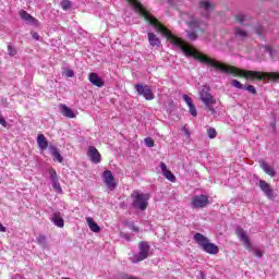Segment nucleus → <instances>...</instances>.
Wrapping results in <instances>:
<instances>
[{
  "label": "nucleus",
  "instance_id": "c756f323",
  "mask_svg": "<svg viewBox=\"0 0 279 279\" xmlns=\"http://www.w3.org/2000/svg\"><path fill=\"white\" fill-rule=\"evenodd\" d=\"M187 107L192 117H197V109L195 108V105H190Z\"/></svg>",
  "mask_w": 279,
  "mask_h": 279
},
{
  "label": "nucleus",
  "instance_id": "423d86ee",
  "mask_svg": "<svg viewBox=\"0 0 279 279\" xmlns=\"http://www.w3.org/2000/svg\"><path fill=\"white\" fill-rule=\"evenodd\" d=\"M48 173L50 175L52 189L56 191V193L62 195V186L60 185V180L58 179V172H56V169L49 168Z\"/></svg>",
  "mask_w": 279,
  "mask_h": 279
},
{
  "label": "nucleus",
  "instance_id": "4468645a",
  "mask_svg": "<svg viewBox=\"0 0 279 279\" xmlns=\"http://www.w3.org/2000/svg\"><path fill=\"white\" fill-rule=\"evenodd\" d=\"M20 16L23 21H26L28 25H35V27H38V20H36L32 14L27 13V11H21Z\"/></svg>",
  "mask_w": 279,
  "mask_h": 279
},
{
  "label": "nucleus",
  "instance_id": "1a4fd4ad",
  "mask_svg": "<svg viewBox=\"0 0 279 279\" xmlns=\"http://www.w3.org/2000/svg\"><path fill=\"white\" fill-rule=\"evenodd\" d=\"M87 156L94 165H99L101 162V154L95 146H89L87 149Z\"/></svg>",
  "mask_w": 279,
  "mask_h": 279
},
{
  "label": "nucleus",
  "instance_id": "5701e85b",
  "mask_svg": "<svg viewBox=\"0 0 279 279\" xmlns=\"http://www.w3.org/2000/svg\"><path fill=\"white\" fill-rule=\"evenodd\" d=\"M201 10H205V12H211V10H215V4H213L210 1H202Z\"/></svg>",
  "mask_w": 279,
  "mask_h": 279
},
{
  "label": "nucleus",
  "instance_id": "f3484780",
  "mask_svg": "<svg viewBox=\"0 0 279 279\" xmlns=\"http://www.w3.org/2000/svg\"><path fill=\"white\" fill-rule=\"evenodd\" d=\"M37 145L41 151H45L49 147V142L47 141V137H45L43 134H38L37 136Z\"/></svg>",
  "mask_w": 279,
  "mask_h": 279
},
{
  "label": "nucleus",
  "instance_id": "a19ab883",
  "mask_svg": "<svg viewBox=\"0 0 279 279\" xmlns=\"http://www.w3.org/2000/svg\"><path fill=\"white\" fill-rule=\"evenodd\" d=\"M5 227L3 225L0 223V232H5Z\"/></svg>",
  "mask_w": 279,
  "mask_h": 279
},
{
  "label": "nucleus",
  "instance_id": "58836bf2",
  "mask_svg": "<svg viewBox=\"0 0 279 279\" xmlns=\"http://www.w3.org/2000/svg\"><path fill=\"white\" fill-rule=\"evenodd\" d=\"M32 36L34 40H40V36L38 35V33H32Z\"/></svg>",
  "mask_w": 279,
  "mask_h": 279
},
{
  "label": "nucleus",
  "instance_id": "6e6552de",
  "mask_svg": "<svg viewBox=\"0 0 279 279\" xmlns=\"http://www.w3.org/2000/svg\"><path fill=\"white\" fill-rule=\"evenodd\" d=\"M210 204L207 195H196L192 198V208H206Z\"/></svg>",
  "mask_w": 279,
  "mask_h": 279
},
{
  "label": "nucleus",
  "instance_id": "f704fd0d",
  "mask_svg": "<svg viewBox=\"0 0 279 279\" xmlns=\"http://www.w3.org/2000/svg\"><path fill=\"white\" fill-rule=\"evenodd\" d=\"M246 90H248V93H252V95H256V87H254L253 85L247 86Z\"/></svg>",
  "mask_w": 279,
  "mask_h": 279
},
{
  "label": "nucleus",
  "instance_id": "4c0bfd02",
  "mask_svg": "<svg viewBox=\"0 0 279 279\" xmlns=\"http://www.w3.org/2000/svg\"><path fill=\"white\" fill-rule=\"evenodd\" d=\"M130 226V229L133 231V232H138V227L134 226V223H131L129 225Z\"/></svg>",
  "mask_w": 279,
  "mask_h": 279
},
{
  "label": "nucleus",
  "instance_id": "9b49d317",
  "mask_svg": "<svg viewBox=\"0 0 279 279\" xmlns=\"http://www.w3.org/2000/svg\"><path fill=\"white\" fill-rule=\"evenodd\" d=\"M88 81L90 84H93V86H97V88L104 87L105 84L104 78H101L99 74L95 72L88 74Z\"/></svg>",
  "mask_w": 279,
  "mask_h": 279
},
{
  "label": "nucleus",
  "instance_id": "aec40b11",
  "mask_svg": "<svg viewBox=\"0 0 279 279\" xmlns=\"http://www.w3.org/2000/svg\"><path fill=\"white\" fill-rule=\"evenodd\" d=\"M148 43L150 47H160V38L154 33H148Z\"/></svg>",
  "mask_w": 279,
  "mask_h": 279
},
{
  "label": "nucleus",
  "instance_id": "9d476101",
  "mask_svg": "<svg viewBox=\"0 0 279 279\" xmlns=\"http://www.w3.org/2000/svg\"><path fill=\"white\" fill-rule=\"evenodd\" d=\"M259 189L263 191L266 197H268V199L276 198V195L274 194V189H271V185L267 183L265 180L259 181Z\"/></svg>",
  "mask_w": 279,
  "mask_h": 279
},
{
  "label": "nucleus",
  "instance_id": "6ab92c4d",
  "mask_svg": "<svg viewBox=\"0 0 279 279\" xmlns=\"http://www.w3.org/2000/svg\"><path fill=\"white\" fill-rule=\"evenodd\" d=\"M260 169L267 173V175H270V178L276 177V170H274V167H271L269 163L263 161L260 163Z\"/></svg>",
  "mask_w": 279,
  "mask_h": 279
},
{
  "label": "nucleus",
  "instance_id": "0eeeda50",
  "mask_svg": "<svg viewBox=\"0 0 279 279\" xmlns=\"http://www.w3.org/2000/svg\"><path fill=\"white\" fill-rule=\"evenodd\" d=\"M102 180L109 191H114V189H117V181H114V175L112 174V171L105 170L102 173Z\"/></svg>",
  "mask_w": 279,
  "mask_h": 279
},
{
  "label": "nucleus",
  "instance_id": "f257e3e1",
  "mask_svg": "<svg viewBox=\"0 0 279 279\" xmlns=\"http://www.w3.org/2000/svg\"><path fill=\"white\" fill-rule=\"evenodd\" d=\"M194 241L197 243V245H199L203 252H206V254H211L214 256L219 254V246H217L215 243H210V240H208L206 235L195 233Z\"/></svg>",
  "mask_w": 279,
  "mask_h": 279
},
{
  "label": "nucleus",
  "instance_id": "39448f33",
  "mask_svg": "<svg viewBox=\"0 0 279 279\" xmlns=\"http://www.w3.org/2000/svg\"><path fill=\"white\" fill-rule=\"evenodd\" d=\"M134 88L137 95L144 97L146 101H151L154 99V92L151 90V87H149V85L136 84Z\"/></svg>",
  "mask_w": 279,
  "mask_h": 279
},
{
  "label": "nucleus",
  "instance_id": "393cba45",
  "mask_svg": "<svg viewBox=\"0 0 279 279\" xmlns=\"http://www.w3.org/2000/svg\"><path fill=\"white\" fill-rule=\"evenodd\" d=\"M187 25L190 29H197V27H199V22L197 20H192L187 22Z\"/></svg>",
  "mask_w": 279,
  "mask_h": 279
},
{
  "label": "nucleus",
  "instance_id": "a878e982",
  "mask_svg": "<svg viewBox=\"0 0 279 279\" xmlns=\"http://www.w3.org/2000/svg\"><path fill=\"white\" fill-rule=\"evenodd\" d=\"M207 135L209 138H217V130H215L214 128H209L207 130Z\"/></svg>",
  "mask_w": 279,
  "mask_h": 279
},
{
  "label": "nucleus",
  "instance_id": "ea45409f",
  "mask_svg": "<svg viewBox=\"0 0 279 279\" xmlns=\"http://www.w3.org/2000/svg\"><path fill=\"white\" fill-rule=\"evenodd\" d=\"M255 256H257V258H262L263 257V253L260 251H255Z\"/></svg>",
  "mask_w": 279,
  "mask_h": 279
},
{
  "label": "nucleus",
  "instance_id": "79ce46f5",
  "mask_svg": "<svg viewBox=\"0 0 279 279\" xmlns=\"http://www.w3.org/2000/svg\"><path fill=\"white\" fill-rule=\"evenodd\" d=\"M201 279H206V275L202 274Z\"/></svg>",
  "mask_w": 279,
  "mask_h": 279
},
{
  "label": "nucleus",
  "instance_id": "37998d69",
  "mask_svg": "<svg viewBox=\"0 0 279 279\" xmlns=\"http://www.w3.org/2000/svg\"><path fill=\"white\" fill-rule=\"evenodd\" d=\"M258 36H260V32H257Z\"/></svg>",
  "mask_w": 279,
  "mask_h": 279
},
{
  "label": "nucleus",
  "instance_id": "7c9ffc66",
  "mask_svg": "<svg viewBox=\"0 0 279 279\" xmlns=\"http://www.w3.org/2000/svg\"><path fill=\"white\" fill-rule=\"evenodd\" d=\"M144 142L146 147H154V140L151 137H146Z\"/></svg>",
  "mask_w": 279,
  "mask_h": 279
},
{
  "label": "nucleus",
  "instance_id": "bb28decb",
  "mask_svg": "<svg viewBox=\"0 0 279 279\" xmlns=\"http://www.w3.org/2000/svg\"><path fill=\"white\" fill-rule=\"evenodd\" d=\"M231 86H233L234 88H239L240 90H243V84H241V82L236 81V80H233L231 82Z\"/></svg>",
  "mask_w": 279,
  "mask_h": 279
},
{
  "label": "nucleus",
  "instance_id": "b1692460",
  "mask_svg": "<svg viewBox=\"0 0 279 279\" xmlns=\"http://www.w3.org/2000/svg\"><path fill=\"white\" fill-rule=\"evenodd\" d=\"M248 16L243 14V13H239L235 15V21L238 23H240V25H243L245 23V21H247Z\"/></svg>",
  "mask_w": 279,
  "mask_h": 279
},
{
  "label": "nucleus",
  "instance_id": "2f4dec72",
  "mask_svg": "<svg viewBox=\"0 0 279 279\" xmlns=\"http://www.w3.org/2000/svg\"><path fill=\"white\" fill-rule=\"evenodd\" d=\"M187 38L190 40H197V33H195V32H187Z\"/></svg>",
  "mask_w": 279,
  "mask_h": 279
},
{
  "label": "nucleus",
  "instance_id": "412c9836",
  "mask_svg": "<svg viewBox=\"0 0 279 279\" xmlns=\"http://www.w3.org/2000/svg\"><path fill=\"white\" fill-rule=\"evenodd\" d=\"M234 36H235V38H239L240 40H245V38H247V36H248V33H247V31H245L243 28L235 27Z\"/></svg>",
  "mask_w": 279,
  "mask_h": 279
},
{
  "label": "nucleus",
  "instance_id": "ddd939ff",
  "mask_svg": "<svg viewBox=\"0 0 279 279\" xmlns=\"http://www.w3.org/2000/svg\"><path fill=\"white\" fill-rule=\"evenodd\" d=\"M159 167H160L161 173L166 178V180H169V182H175V174H173V172H171L170 170L167 169L166 162H160Z\"/></svg>",
  "mask_w": 279,
  "mask_h": 279
},
{
  "label": "nucleus",
  "instance_id": "72a5a7b5",
  "mask_svg": "<svg viewBox=\"0 0 279 279\" xmlns=\"http://www.w3.org/2000/svg\"><path fill=\"white\" fill-rule=\"evenodd\" d=\"M8 53H9V56H16V49H14V47H12V45H9Z\"/></svg>",
  "mask_w": 279,
  "mask_h": 279
},
{
  "label": "nucleus",
  "instance_id": "473e14b6",
  "mask_svg": "<svg viewBox=\"0 0 279 279\" xmlns=\"http://www.w3.org/2000/svg\"><path fill=\"white\" fill-rule=\"evenodd\" d=\"M183 100L187 106H193V99L189 95H183Z\"/></svg>",
  "mask_w": 279,
  "mask_h": 279
},
{
  "label": "nucleus",
  "instance_id": "2eb2a0df",
  "mask_svg": "<svg viewBox=\"0 0 279 279\" xmlns=\"http://www.w3.org/2000/svg\"><path fill=\"white\" fill-rule=\"evenodd\" d=\"M59 108L61 110V114H63V117H66L68 119H75V117H77V114H75V111H73V109L69 108L66 105L61 104Z\"/></svg>",
  "mask_w": 279,
  "mask_h": 279
},
{
  "label": "nucleus",
  "instance_id": "c9c22d12",
  "mask_svg": "<svg viewBox=\"0 0 279 279\" xmlns=\"http://www.w3.org/2000/svg\"><path fill=\"white\" fill-rule=\"evenodd\" d=\"M0 125H2L3 128H8V121H5V118H2L0 114Z\"/></svg>",
  "mask_w": 279,
  "mask_h": 279
},
{
  "label": "nucleus",
  "instance_id": "f03ea898",
  "mask_svg": "<svg viewBox=\"0 0 279 279\" xmlns=\"http://www.w3.org/2000/svg\"><path fill=\"white\" fill-rule=\"evenodd\" d=\"M199 99L204 102L205 108H207L211 114H215V105L217 104V99H215L213 94H210V87H202L199 90Z\"/></svg>",
  "mask_w": 279,
  "mask_h": 279
},
{
  "label": "nucleus",
  "instance_id": "4be33fe9",
  "mask_svg": "<svg viewBox=\"0 0 279 279\" xmlns=\"http://www.w3.org/2000/svg\"><path fill=\"white\" fill-rule=\"evenodd\" d=\"M52 222L54 226H57V228H64V219H62L60 213L53 214Z\"/></svg>",
  "mask_w": 279,
  "mask_h": 279
},
{
  "label": "nucleus",
  "instance_id": "f8f14e48",
  "mask_svg": "<svg viewBox=\"0 0 279 279\" xmlns=\"http://www.w3.org/2000/svg\"><path fill=\"white\" fill-rule=\"evenodd\" d=\"M235 233L239 236L240 241L244 243V246L246 247V250H250V247H252V243L250 242V238L247 236V233L245 232V230L238 228Z\"/></svg>",
  "mask_w": 279,
  "mask_h": 279
},
{
  "label": "nucleus",
  "instance_id": "a211bd4d",
  "mask_svg": "<svg viewBox=\"0 0 279 279\" xmlns=\"http://www.w3.org/2000/svg\"><path fill=\"white\" fill-rule=\"evenodd\" d=\"M50 154L57 162H63L64 158H62V155L60 154V150L56 146H50Z\"/></svg>",
  "mask_w": 279,
  "mask_h": 279
},
{
  "label": "nucleus",
  "instance_id": "cd10ccee",
  "mask_svg": "<svg viewBox=\"0 0 279 279\" xmlns=\"http://www.w3.org/2000/svg\"><path fill=\"white\" fill-rule=\"evenodd\" d=\"M71 5H72V3H71V1H69V0H63V1L61 2V8H62V10H69V8H71Z\"/></svg>",
  "mask_w": 279,
  "mask_h": 279
},
{
  "label": "nucleus",
  "instance_id": "c85d7f7f",
  "mask_svg": "<svg viewBox=\"0 0 279 279\" xmlns=\"http://www.w3.org/2000/svg\"><path fill=\"white\" fill-rule=\"evenodd\" d=\"M37 243H39L40 245H45V243H47V236H45L44 234L38 235Z\"/></svg>",
  "mask_w": 279,
  "mask_h": 279
},
{
  "label": "nucleus",
  "instance_id": "e433bc0d",
  "mask_svg": "<svg viewBox=\"0 0 279 279\" xmlns=\"http://www.w3.org/2000/svg\"><path fill=\"white\" fill-rule=\"evenodd\" d=\"M65 76H66V77H75V72H73V70H68V71L65 72Z\"/></svg>",
  "mask_w": 279,
  "mask_h": 279
},
{
  "label": "nucleus",
  "instance_id": "dca6fc26",
  "mask_svg": "<svg viewBox=\"0 0 279 279\" xmlns=\"http://www.w3.org/2000/svg\"><path fill=\"white\" fill-rule=\"evenodd\" d=\"M86 221L92 232H96V233L101 232V228L99 227V225H97V222H95V219H93V217H87Z\"/></svg>",
  "mask_w": 279,
  "mask_h": 279
},
{
  "label": "nucleus",
  "instance_id": "20e7f679",
  "mask_svg": "<svg viewBox=\"0 0 279 279\" xmlns=\"http://www.w3.org/2000/svg\"><path fill=\"white\" fill-rule=\"evenodd\" d=\"M138 253L130 257L131 263H141V260H145L149 258V243L147 242H140L138 244Z\"/></svg>",
  "mask_w": 279,
  "mask_h": 279
},
{
  "label": "nucleus",
  "instance_id": "7ed1b4c3",
  "mask_svg": "<svg viewBox=\"0 0 279 279\" xmlns=\"http://www.w3.org/2000/svg\"><path fill=\"white\" fill-rule=\"evenodd\" d=\"M131 197L133 208H136V210H147V206H149V194L133 192Z\"/></svg>",
  "mask_w": 279,
  "mask_h": 279
}]
</instances>
